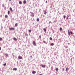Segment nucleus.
<instances>
[{"instance_id":"f257e3e1","label":"nucleus","mask_w":75,"mask_h":75,"mask_svg":"<svg viewBox=\"0 0 75 75\" xmlns=\"http://www.w3.org/2000/svg\"><path fill=\"white\" fill-rule=\"evenodd\" d=\"M33 44L35 46H36V43H35V41H33Z\"/></svg>"},{"instance_id":"f03ea898","label":"nucleus","mask_w":75,"mask_h":75,"mask_svg":"<svg viewBox=\"0 0 75 75\" xmlns=\"http://www.w3.org/2000/svg\"><path fill=\"white\" fill-rule=\"evenodd\" d=\"M40 66L42 67V68H45V65H44L43 64H41Z\"/></svg>"},{"instance_id":"7ed1b4c3","label":"nucleus","mask_w":75,"mask_h":75,"mask_svg":"<svg viewBox=\"0 0 75 75\" xmlns=\"http://www.w3.org/2000/svg\"><path fill=\"white\" fill-rule=\"evenodd\" d=\"M9 30H15V28H10Z\"/></svg>"},{"instance_id":"20e7f679","label":"nucleus","mask_w":75,"mask_h":75,"mask_svg":"<svg viewBox=\"0 0 75 75\" xmlns=\"http://www.w3.org/2000/svg\"><path fill=\"white\" fill-rule=\"evenodd\" d=\"M18 58L19 59H23V57H21V56H19L18 57Z\"/></svg>"},{"instance_id":"39448f33","label":"nucleus","mask_w":75,"mask_h":75,"mask_svg":"<svg viewBox=\"0 0 75 75\" xmlns=\"http://www.w3.org/2000/svg\"><path fill=\"white\" fill-rule=\"evenodd\" d=\"M13 40H14V41H17V39H16V38H13Z\"/></svg>"},{"instance_id":"423d86ee","label":"nucleus","mask_w":75,"mask_h":75,"mask_svg":"<svg viewBox=\"0 0 75 75\" xmlns=\"http://www.w3.org/2000/svg\"><path fill=\"white\" fill-rule=\"evenodd\" d=\"M35 73H36V72L35 71H33L32 72V74H35Z\"/></svg>"},{"instance_id":"0eeeda50","label":"nucleus","mask_w":75,"mask_h":75,"mask_svg":"<svg viewBox=\"0 0 75 75\" xmlns=\"http://www.w3.org/2000/svg\"><path fill=\"white\" fill-rule=\"evenodd\" d=\"M10 11H11V12H13V10L12 9V8H11V7L10 8Z\"/></svg>"},{"instance_id":"6e6552de","label":"nucleus","mask_w":75,"mask_h":75,"mask_svg":"<svg viewBox=\"0 0 75 75\" xmlns=\"http://www.w3.org/2000/svg\"><path fill=\"white\" fill-rule=\"evenodd\" d=\"M31 14L33 16H34V13L32 12L31 13Z\"/></svg>"},{"instance_id":"1a4fd4ad","label":"nucleus","mask_w":75,"mask_h":75,"mask_svg":"<svg viewBox=\"0 0 75 75\" xmlns=\"http://www.w3.org/2000/svg\"><path fill=\"white\" fill-rule=\"evenodd\" d=\"M44 14H47V11H45Z\"/></svg>"},{"instance_id":"9d476101","label":"nucleus","mask_w":75,"mask_h":75,"mask_svg":"<svg viewBox=\"0 0 75 75\" xmlns=\"http://www.w3.org/2000/svg\"><path fill=\"white\" fill-rule=\"evenodd\" d=\"M13 70H14L15 71H17V68H14L13 69Z\"/></svg>"},{"instance_id":"9b49d317","label":"nucleus","mask_w":75,"mask_h":75,"mask_svg":"<svg viewBox=\"0 0 75 75\" xmlns=\"http://www.w3.org/2000/svg\"><path fill=\"white\" fill-rule=\"evenodd\" d=\"M18 25V24H17V23H16L15 25V27H17Z\"/></svg>"},{"instance_id":"f8f14e48","label":"nucleus","mask_w":75,"mask_h":75,"mask_svg":"<svg viewBox=\"0 0 75 75\" xmlns=\"http://www.w3.org/2000/svg\"><path fill=\"white\" fill-rule=\"evenodd\" d=\"M5 18H7V17H8V16H7V15H6L5 16Z\"/></svg>"},{"instance_id":"ddd939ff","label":"nucleus","mask_w":75,"mask_h":75,"mask_svg":"<svg viewBox=\"0 0 75 75\" xmlns=\"http://www.w3.org/2000/svg\"><path fill=\"white\" fill-rule=\"evenodd\" d=\"M43 30H44V31H45V32H46V29H45V28H44Z\"/></svg>"},{"instance_id":"4468645a","label":"nucleus","mask_w":75,"mask_h":75,"mask_svg":"<svg viewBox=\"0 0 75 75\" xmlns=\"http://www.w3.org/2000/svg\"><path fill=\"white\" fill-rule=\"evenodd\" d=\"M25 3H26V1H23V4H25Z\"/></svg>"},{"instance_id":"2eb2a0df","label":"nucleus","mask_w":75,"mask_h":75,"mask_svg":"<svg viewBox=\"0 0 75 75\" xmlns=\"http://www.w3.org/2000/svg\"><path fill=\"white\" fill-rule=\"evenodd\" d=\"M19 3L20 4H22V2L21 1H19Z\"/></svg>"},{"instance_id":"dca6fc26","label":"nucleus","mask_w":75,"mask_h":75,"mask_svg":"<svg viewBox=\"0 0 75 75\" xmlns=\"http://www.w3.org/2000/svg\"><path fill=\"white\" fill-rule=\"evenodd\" d=\"M55 70H56V71H58V70H59L58 68H56Z\"/></svg>"},{"instance_id":"f3484780","label":"nucleus","mask_w":75,"mask_h":75,"mask_svg":"<svg viewBox=\"0 0 75 75\" xmlns=\"http://www.w3.org/2000/svg\"><path fill=\"white\" fill-rule=\"evenodd\" d=\"M28 31L29 33H31V30H28Z\"/></svg>"},{"instance_id":"a211bd4d","label":"nucleus","mask_w":75,"mask_h":75,"mask_svg":"<svg viewBox=\"0 0 75 75\" xmlns=\"http://www.w3.org/2000/svg\"><path fill=\"white\" fill-rule=\"evenodd\" d=\"M37 21H40V19H39V18H37Z\"/></svg>"},{"instance_id":"6ab92c4d","label":"nucleus","mask_w":75,"mask_h":75,"mask_svg":"<svg viewBox=\"0 0 75 75\" xmlns=\"http://www.w3.org/2000/svg\"><path fill=\"white\" fill-rule=\"evenodd\" d=\"M8 14H10V11H8Z\"/></svg>"},{"instance_id":"aec40b11","label":"nucleus","mask_w":75,"mask_h":75,"mask_svg":"<svg viewBox=\"0 0 75 75\" xmlns=\"http://www.w3.org/2000/svg\"><path fill=\"white\" fill-rule=\"evenodd\" d=\"M50 40H52V38H51V37L50 38Z\"/></svg>"},{"instance_id":"412c9836","label":"nucleus","mask_w":75,"mask_h":75,"mask_svg":"<svg viewBox=\"0 0 75 75\" xmlns=\"http://www.w3.org/2000/svg\"><path fill=\"white\" fill-rule=\"evenodd\" d=\"M51 45L52 46L53 45H54V43H52L51 44Z\"/></svg>"},{"instance_id":"4be33fe9","label":"nucleus","mask_w":75,"mask_h":75,"mask_svg":"<svg viewBox=\"0 0 75 75\" xmlns=\"http://www.w3.org/2000/svg\"><path fill=\"white\" fill-rule=\"evenodd\" d=\"M62 28H60V31H62Z\"/></svg>"},{"instance_id":"5701e85b","label":"nucleus","mask_w":75,"mask_h":75,"mask_svg":"<svg viewBox=\"0 0 75 75\" xmlns=\"http://www.w3.org/2000/svg\"><path fill=\"white\" fill-rule=\"evenodd\" d=\"M70 34H73V33H72V31H71Z\"/></svg>"},{"instance_id":"b1692460","label":"nucleus","mask_w":75,"mask_h":75,"mask_svg":"<svg viewBox=\"0 0 75 75\" xmlns=\"http://www.w3.org/2000/svg\"><path fill=\"white\" fill-rule=\"evenodd\" d=\"M3 65L4 66H6V64L5 63L4 64H3Z\"/></svg>"},{"instance_id":"393cba45","label":"nucleus","mask_w":75,"mask_h":75,"mask_svg":"<svg viewBox=\"0 0 75 75\" xmlns=\"http://www.w3.org/2000/svg\"><path fill=\"white\" fill-rule=\"evenodd\" d=\"M39 37L40 39H41V35H40Z\"/></svg>"},{"instance_id":"a878e982","label":"nucleus","mask_w":75,"mask_h":75,"mask_svg":"<svg viewBox=\"0 0 75 75\" xmlns=\"http://www.w3.org/2000/svg\"><path fill=\"white\" fill-rule=\"evenodd\" d=\"M5 55L6 56V57H7V56H8V54H6Z\"/></svg>"},{"instance_id":"bb28decb","label":"nucleus","mask_w":75,"mask_h":75,"mask_svg":"<svg viewBox=\"0 0 75 75\" xmlns=\"http://www.w3.org/2000/svg\"><path fill=\"white\" fill-rule=\"evenodd\" d=\"M68 33L69 35H70V32H68Z\"/></svg>"},{"instance_id":"cd10ccee","label":"nucleus","mask_w":75,"mask_h":75,"mask_svg":"<svg viewBox=\"0 0 75 75\" xmlns=\"http://www.w3.org/2000/svg\"><path fill=\"white\" fill-rule=\"evenodd\" d=\"M64 18H65L66 17V16H64Z\"/></svg>"},{"instance_id":"c85d7f7f","label":"nucleus","mask_w":75,"mask_h":75,"mask_svg":"<svg viewBox=\"0 0 75 75\" xmlns=\"http://www.w3.org/2000/svg\"><path fill=\"white\" fill-rule=\"evenodd\" d=\"M62 69L63 71H64V68H63Z\"/></svg>"},{"instance_id":"c756f323","label":"nucleus","mask_w":75,"mask_h":75,"mask_svg":"<svg viewBox=\"0 0 75 75\" xmlns=\"http://www.w3.org/2000/svg\"><path fill=\"white\" fill-rule=\"evenodd\" d=\"M43 42H44V43H46V42H45V41H43Z\"/></svg>"},{"instance_id":"7c9ffc66","label":"nucleus","mask_w":75,"mask_h":75,"mask_svg":"<svg viewBox=\"0 0 75 75\" xmlns=\"http://www.w3.org/2000/svg\"><path fill=\"white\" fill-rule=\"evenodd\" d=\"M68 69V67H67L66 68V71H67V70Z\"/></svg>"},{"instance_id":"2f4dec72","label":"nucleus","mask_w":75,"mask_h":75,"mask_svg":"<svg viewBox=\"0 0 75 75\" xmlns=\"http://www.w3.org/2000/svg\"><path fill=\"white\" fill-rule=\"evenodd\" d=\"M51 23V22L50 21L49 23V24H50V23Z\"/></svg>"},{"instance_id":"473e14b6","label":"nucleus","mask_w":75,"mask_h":75,"mask_svg":"<svg viewBox=\"0 0 75 75\" xmlns=\"http://www.w3.org/2000/svg\"><path fill=\"white\" fill-rule=\"evenodd\" d=\"M46 3H48V2L47 1H46Z\"/></svg>"},{"instance_id":"72a5a7b5","label":"nucleus","mask_w":75,"mask_h":75,"mask_svg":"<svg viewBox=\"0 0 75 75\" xmlns=\"http://www.w3.org/2000/svg\"><path fill=\"white\" fill-rule=\"evenodd\" d=\"M69 17V16H68L67 18V19H68V17Z\"/></svg>"},{"instance_id":"f704fd0d","label":"nucleus","mask_w":75,"mask_h":75,"mask_svg":"<svg viewBox=\"0 0 75 75\" xmlns=\"http://www.w3.org/2000/svg\"><path fill=\"white\" fill-rule=\"evenodd\" d=\"M2 40V38H0V40Z\"/></svg>"},{"instance_id":"c9c22d12","label":"nucleus","mask_w":75,"mask_h":75,"mask_svg":"<svg viewBox=\"0 0 75 75\" xmlns=\"http://www.w3.org/2000/svg\"><path fill=\"white\" fill-rule=\"evenodd\" d=\"M68 32H69V30H68Z\"/></svg>"},{"instance_id":"e433bc0d","label":"nucleus","mask_w":75,"mask_h":75,"mask_svg":"<svg viewBox=\"0 0 75 75\" xmlns=\"http://www.w3.org/2000/svg\"><path fill=\"white\" fill-rule=\"evenodd\" d=\"M40 75H43L42 74H40Z\"/></svg>"},{"instance_id":"4c0bfd02","label":"nucleus","mask_w":75,"mask_h":75,"mask_svg":"<svg viewBox=\"0 0 75 75\" xmlns=\"http://www.w3.org/2000/svg\"><path fill=\"white\" fill-rule=\"evenodd\" d=\"M10 1H11V0H9Z\"/></svg>"},{"instance_id":"58836bf2","label":"nucleus","mask_w":75,"mask_h":75,"mask_svg":"<svg viewBox=\"0 0 75 75\" xmlns=\"http://www.w3.org/2000/svg\"><path fill=\"white\" fill-rule=\"evenodd\" d=\"M0 50H1V48H0Z\"/></svg>"}]
</instances>
